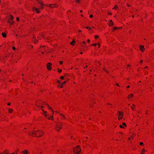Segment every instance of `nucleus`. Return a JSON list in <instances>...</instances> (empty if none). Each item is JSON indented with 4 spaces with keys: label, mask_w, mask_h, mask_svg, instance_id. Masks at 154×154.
Listing matches in <instances>:
<instances>
[{
    "label": "nucleus",
    "mask_w": 154,
    "mask_h": 154,
    "mask_svg": "<svg viewBox=\"0 0 154 154\" xmlns=\"http://www.w3.org/2000/svg\"><path fill=\"white\" fill-rule=\"evenodd\" d=\"M41 133L43 134L44 133V132L43 131H40L39 130H38L35 133L34 131H33L32 132H31L30 134H31V135L34 136L33 135L34 134L35 135L37 136V137H41L42 136Z\"/></svg>",
    "instance_id": "f257e3e1"
},
{
    "label": "nucleus",
    "mask_w": 154,
    "mask_h": 154,
    "mask_svg": "<svg viewBox=\"0 0 154 154\" xmlns=\"http://www.w3.org/2000/svg\"><path fill=\"white\" fill-rule=\"evenodd\" d=\"M74 152L75 154H79L81 151L80 146H78L76 148L74 149Z\"/></svg>",
    "instance_id": "f03ea898"
},
{
    "label": "nucleus",
    "mask_w": 154,
    "mask_h": 154,
    "mask_svg": "<svg viewBox=\"0 0 154 154\" xmlns=\"http://www.w3.org/2000/svg\"><path fill=\"white\" fill-rule=\"evenodd\" d=\"M62 124L61 123L57 124L55 128V130L57 131H59L62 128L61 126Z\"/></svg>",
    "instance_id": "7ed1b4c3"
},
{
    "label": "nucleus",
    "mask_w": 154,
    "mask_h": 154,
    "mask_svg": "<svg viewBox=\"0 0 154 154\" xmlns=\"http://www.w3.org/2000/svg\"><path fill=\"white\" fill-rule=\"evenodd\" d=\"M118 112L119 113V120H120L122 119L123 116V112L119 111H118Z\"/></svg>",
    "instance_id": "20e7f679"
},
{
    "label": "nucleus",
    "mask_w": 154,
    "mask_h": 154,
    "mask_svg": "<svg viewBox=\"0 0 154 154\" xmlns=\"http://www.w3.org/2000/svg\"><path fill=\"white\" fill-rule=\"evenodd\" d=\"M52 65L51 63H48L47 65V69L50 70L51 69V65Z\"/></svg>",
    "instance_id": "39448f33"
},
{
    "label": "nucleus",
    "mask_w": 154,
    "mask_h": 154,
    "mask_svg": "<svg viewBox=\"0 0 154 154\" xmlns=\"http://www.w3.org/2000/svg\"><path fill=\"white\" fill-rule=\"evenodd\" d=\"M52 5L50 4L49 5V6H48V5H46L48 6H49L50 8H53L54 7L56 8L57 7V6L55 4H53V5H54V6H52Z\"/></svg>",
    "instance_id": "423d86ee"
},
{
    "label": "nucleus",
    "mask_w": 154,
    "mask_h": 154,
    "mask_svg": "<svg viewBox=\"0 0 154 154\" xmlns=\"http://www.w3.org/2000/svg\"><path fill=\"white\" fill-rule=\"evenodd\" d=\"M22 154H28V151L27 150H24L21 152Z\"/></svg>",
    "instance_id": "0eeeda50"
},
{
    "label": "nucleus",
    "mask_w": 154,
    "mask_h": 154,
    "mask_svg": "<svg viewBox=\"0 0 154 154\" xmlns=\"http://www.w3.org/2000/svg\"><path fill=\"white\" fill-rule=\"evenodd\" d=\"M140 50L142 51H144V48L143 46L140 45Z\"/></svg>",
    "instance_id": "6e6552de"
},
{
    "label": "nucleus",
    "mask_w": 154,
    "mask_h": 154,
    "mask_svg": "<svg viewBox=\"0 0 154 154\" xmlns=\"http://www.w3.org/2000/svg\"><path fill=\"white\" fill-rule=\"evenodd\" d=\"M113 23L112 22V20H110V21L109 22V25L110 26H112L113 25Z\"/></svg>",
    "instance_id": "1a4fd4ad"
},
{
    "label": "nucleus",
    "mask_w": 154,
    "mask_h": 154,
    "mask_svg": "<svg viewBox=\"0 0 154 154\" xmlns=\"http://www.w3.org/2000/svg\"><path fill=\"white\" fill-rule=\"evenodd\" d=\"M44 104H45V105H47V106H48V109H49L51 110V111L53 112V114L54 112H53V110L52 109V108L51 107H50L48 104H47L45 103H44Z\"/></svg>",
    "instance_id": "9d476101"
},
{
    "label": "nucleus",
    "mask_w": 154,
    "mask_h": 154,
    "mask_svg": "<svg viewBox=\"0 0 154 154\" xmlns=\"http://www.w3.org/2000/svg\"><path fill=\"white\" fill-rule=\"evenodd\" d=\"M35 9V10L37 12V13H39L40 12V11H38V10H39L38 9V8H32V10L34 11V9Z\"/></svg>",
    "instance_id": "9b49d317"
},
{
    "label": "nucleus",
    "mask_w": 154,
    "mask_h": 154,
    "mask_svg": "<svg viewBox=\"0 0 154 154\" xmlns=\"http://www.w3.org/2000/svg\"><path fill=\"white\" fill-rule=\"evenodd\" d=\"M14 21L13 20H10L8 21V22L11 24H12L14 23Z\"/></svg>",
    "instance_id": "f8f14e48"
},
{
    "label": "nucleus",
    "mask_w": 154,
    "mask_h": 154,
    "mask_svg": "<svg viewBox=\"0 0 154 154\" xmlns=\"http://www.w3.org/2000/svg\"><path fill=\"white\" fill-rule=\"evenodd\" d=\"M133 97V95L132 94H130L129 95L128 97V99H130V98L132 97Z\"/></svg>",
    "instance_id": "ddd939ff"
},
{
    "label": "nucleus",
    "mask_w": 154,
    "mask_h": 154,
    "mask_svg": "<svg viewBox=\"0 0 154 154\" xmlns=\"http://www.w3.org/2000/svg\"><path fill=\"white\" fill-rule=\"evenodd\" d=\"M33 41L35 43H36L38 41L36 40V39H34V38L33 39Z\"/></svg>",
    "instance_id": "4468645a"
},
{
    "label": "nucleus",
    "mask_w": 154,
    "mask_h": 154,
    "mask_svg": "<svg viewBox=\"0 0 154 154\" xmlns=\"http://www.w3.org/2000/svg\"><path fill=\"white\" fill-rule=\"evenodd\" d=\"M2 36L4 37H6V34H5V33L4 32H3L2 33Z\"/></svg>",
    "instance_id": "2eb2a0df"
},
{
    "label": "nucleus",
    "mask_w": 154,
    "mask_h": 154,
    "mask_svg": "<svg viewBox=\"0 0 154 154\" xmlns=\"http://www.w3.org/2000/svg\"><path fill=\"white\" fill-rule=\"evenodd\" d=\"M47 118L49 119H51L52 120H53V116H52L51 117H48Z\"/></svg>",
    "instance_id": "dca6fc26"
},
{
    "label": "nucleus",
    "mask_w": 154,
    "mask_h": 154,
    "mask_svg": "<svg viewBox=\"0 0 154 154\" xmlns=\"http://www.w3.org/2000/svg\"><path fill=\"white\" fill-rule=\"evenodd\" d=\"M13 18H14L13 17L12 15H11V16L10 17V20H13Z\"/></svg>",
    "instance_id": "f3484780"
},
{
    "label": "nucleus",
    "mask_w": 154,
    "mask_h": 154,
    "mask_svg": "<svg viewBox=\"0 0 154 154\" xmlns=\"http://www.w3.org/2000/svg\"><path fill=\"white\" fill-rule=\"evenodd\" d=\"M8 111H9V112H10V113H11L12 111V109H8Z\"/></svg>",
    "instance_id": "a211bd4d"
},
{
    "label": "nucleus",
    "mask_w": 154,
    "mask_h": 154,
    "mask_svg": "<svg viewBox=\"0 0 154 154\" xmlns=\"http://www.w3.org/2000/svg\"><path fill=\"white\" fill-rule=\"evenodd\" d=\"M38 3L40 4L41 5H44V4L42 3V2H40V1H39L38 2Z\"/></svg>",
    "instance_id": "6ab92c4d"
},
{
    "label": "nucleus",
    "mask_w": 154,
    "mask_h": 154,
    "mask_svg": "<svg viewBox=\"0 0 154 154\" xmlns=\"http://www.w3.org/2000/svg\"><path fill=\"white\" fill-rule=\"evenodd\" d=\"M117 8V5H115V7L114 8H113V9H116V8Z\"/></svg>",
    "instance_id": "aec40b11"
},
{
    "label": "nucleus",
    "mask_w": 154,
    "mask_h": 154,
    "mask_svg": "<svg viewBox=\"0 0 154 154\" xmlns=\"http://www.w3.org/2000/svg\"><path fill=\"white\" fill-rule=\"evenodd\" d=\"M42 110L44 112V114H45V116H46V113H47V112L46 111H44L43 110Z\"/></svg>",
    "instance_id": "412c9836"
},
{
    "label": "nucleus",
    "mask_w": 154,
    "mask_h": 154,
    "mask_svg": "<svg viewBox=\"0 0 154 154\" xmlns=\"http://www.w3.org/2000/svg\"><path fill=\"white\" fill-rule=\"evenodd\" d=\"M119 127L121 128H124V127L123 126H122L121 125H119Z\"/></svg>",
    "instance_id": "4be33fe9"
},
{
    "label": "nucleus",
    "mask_w": 154,
    "mask_h": 154,
    "mask_svg": "<svg viewBox=\"0 0 154 154\" xmlns=\"http://www.w3.org/2000/svg\"><path fill=\"white\" fill-rule=\"evenodd\" d=\"M117 29V27H115L113 28V31H114L115 30Z\"/></svg>",
    "instance_id": "5701e85b"
},
{
    "label": "nucleus",
    "mask_w": 154,
    "mask_h": 154,
    "mask_svg": "<svg viewBox=\"0 0 154 154\" xmlns=\"http://www.w3.org/2000/svg\"><path fill=\"white\" fill-rule=\"evenodd\" d=\"M103 69L104 71H105L106 72H108L107 71L106 69L104 68H103Z\"/></svg>",
    "instance_id": "b1692460"
},
{
    "label": "nucleus",
    "mask_w": 154,
    "mask_h": 154,
    "mask_svg": "<svg viewBox=\"0 0 154 154\" xmlns=\"http://www.w3.org/2000/svg\"><path fill=\"white\" fill-rule=\"evenodd\" d=\"M95 37V38L96 39V38H97L98 37V36L97 35H95V37Z\"/></svg>",
    "instance_id": "393cba45"
},
{
    "label": "nucleus",
    "mask_w": 154,
    "mask_h": 154,
    "mask_svg": "<svg viewBox=\"0 0 154 154\" xmlns=\"http://www.w3.org/2000/svg\"><path fill=\"white\" fill-rule=\"evenodd\" d=\"M122 125H125V126H126V124L124 122H123L122 123Z\"/></svg>",
    "instance_id": "a878e982"
},
{
    "label": "nucleus",
    "mask_w": 154,
    "mask_h": 154,
    "mask_svg": "<svg viewBox=\"0 0 154 154\" xmlns=\"http://www.w3.org/2000/svg\"><path fill=\"white\" fill-rule=\"evenodd\" d=\"M59 62H60V64H62L63 63V61H60Z\"/></svg>",
    "instance_id": "bb28decb"
},
{
    "label": "nucleus",
    "mask_w": 154,
    "mask_h": 154,
    "mask_svg": "<svg viewBox=\"0 0 154 154\" xmlns=\"http://www.w3.org/2000/svg\"><path fill=\"white\" fill-rule=\"evenodd\" d=\"M58 72L59 73H60L62 72V70L61 69L58 70Z\"/></svg>",
    "instance_id": "cd10ccee"
},
{
    "label": "nucleus",
    "mask_w": 154,
    "mask_h": 154,
    "mask_svg": "<svg viewBox=\"0 0 154 154\" xmlns=\"http://www.w3.org/2000/svg\"><path fill=\"white\" fill-rule=\"evenodd\" d=\"M140 145H142L143 144V143L142 142H140Z\"/></svg>",
    "instance_id": "c85d7f7f"
},
{
    "label": "nucleus",
    "mask_w": 154,
    "mask_h": 154,
    "mask_svg": "<svg viewBox=\"0 0 154 154\" xmlns=\"http://www.w3.org/2000/svg\"><path fill=\"white\" fill-rule=\"evenodd\" d=\"M60 79H64V77L63 76H62L60 77Z\"/></svg>",
    "instance_id": "c756f323"
},
{
    "label": "nucleus",
    "mask_w": 154,
    "mask_h": 154,
    "mask_svg": "<svg viewBox=\"0 0 154 154\" xmlns=\"http://www.w3.org/2000/svg\"><path fill=\"white\" fill-rule=\"evenodd\" d=\"M66 83V81H64L63 83H62V85H63V84H65Z\"/></svg>",
    "instance_id": "7c9ffc66"
},
{
    "label": "nucleus",
    "mask_w": 154,
    "mask_h": 154,
    "mask_svg": "<svg viewBox=\"0 0 154 154\" xmlns=\"http://www.w3.org/2000/svg\"><path fill=\"white\" fill-rule=\"evenodd\" d=\"M131 108L132 109V110H134V108L133 107V106H131Z\"/></svg>",
    "instance_id": "2f4dec72"
},
{
    "label": "nucleus",
    "mask_w": 154,
    "mask_h": 154,
    "mask_svg": "<svg viewBox=\"0 0 154 154\" xmlns=\"http://www.w3.org/2000/svg\"><path fill=\"white\" fill-rule=\"evenodd\" d=\"M76 2H79V0H76Z\"/></svg>",
    "instance_id": "473e14b6"
},
{
    "label": "nucleus",
    "mask_w": 154,
    "mask_h": 154,
    "mask_svg": "<svg viewBox=\"0 0 154 154\" xmlns=\"http://www.w3.org/2000/svg\"><path fill=\"white\" fill-rule=\"evenodd\" d=\"M97 45V44H94L93 45L94 46H96Z\"/></svg>",
    "instance_id": "72a5a7b5"
},
{
    "label": "nucleus",
    "mask_w": 154,
    "mask_h": 154,
    "mask_svg": "<svg viewBox=\"0 0 154 154\" xmlns=\"http://www.w3.org/2000/svg\"><path fill=\"white\" fill-rule=\"evenodd\" d=\"M93 17V16L92 15H91L90 16V17L91 18H92Z\"/></svg>",
    "instance_id": "f704fd0d"
},
{
    "label": "nucleus",
    "mask_w": 154,
    "mask_h": 154,
    "mask_svg": "<svg viewBox=\"0 0 154 154\" xmlns=\"http://www.w3.org/2000/svg\"><path fill=\"white\" fill-rule=\"evenodd\" d=\"M17 21H18L19 20V17H17Z\"/></svg>",
    "instance_id": "c9c22d12"
},
{
    "label": "nucleus",
    "mask_w": 154,
    "mask_h": 154,
    "mask_svg": "<svg viewBox=\"0 0 154 154\" xmlns=\"http://www.w3.org/2000/svg\"><path fill=\"white\" fill-rule=\"evenodd\" d=\"M70 45H74V44H73V42H70Z\"/></svg>",
    "instance_id": "e433bc0d"
},
{
    "label": "nucleus",
    "mask_w": 154,
    "mask_h": 154,
    "mask_svg": "<svg viewBox=\"0 0 154 154\" xmlns=\"http://www.w3.org/2000/svg\"><path fill=\"white\" fill-rule=\"evenodd\" d=\"M86 28L87 29H91V28H89L88 27H86Z\"/></svg>",
    "instance_id": "4c0bfd02"
},
{
    "label": "nucleus",
    "mask_w": 154,
    "mask_h": 154,
    "mask_svg": "<svg viewBox=\"0 0 154 154\" xmlns=\"http://www.w3.org/2000/svg\"><path fill=\"white\" fill-rule=\"evenodd\" d=\"M62 84L60 85H59L60 87L61 88H62Z\"/></svg>",
    "instance_id": "58836bf2"
},
{
    "label": "nucleus",
    "mask_w": 154,
    "mask_h": 154,
    "mask_svg": "<svg viewBox=\"0 0 154 154\" xmlns=\"http://www.w3.org/2000/svg\"><path fill=\"white\" fill-rule=\"evenodd\" d=\"M12 49H13V50H15V48L14 47H12Z\"/></svg>",
    "instance_id": "ea45409f"
},
{
    "label": "nucleus",
    "mask_w": 154,
    "mask_h": 154,
    "mask_svg": "<svg viewBox=\"0 0 154 154\" xmlns=\"http://www.w3.org/2000/svg\"><path fill=\"white\" fill-rule=\"evenodd\" d=\"M43 5H41V6L40 7V8L42 9H43Z\"/></svg>",
    "instance_id": "a19ab883"
},
{
    "label": "nucleus",
    "mask_w": 154,
    "mask_h": 154,
    "mask_svg": "<svg viewBox=\"0 0 154 154\" xmlns=\"http://www.w3.org/2000/svg\"><path fill=\"white\" fill-rule=\"evenodd\" d=\"M7 104L9 106L11 105V103H8Z\"/></svg>",
    "instance_id": "79ce46f5"
},
{
    "label": "nucleus",
    "mask_w": 154,
    "mask_h": 154,
    "mask_svg": "<svg viewBox=\"0 0 154 154\" xmlns=\"http://www.w3.org/2000/svg\"><path fill=\"white\" fill-rule=\"evenodd\" d=\"M73 42V43H75V40H73L72 41V42Z\"/></svg>",
    "instance_id": "37998d69"
},
{
    "label": "nucleus",
    "mask_w": 154,
    "mask_h": 154,
    "mask_svg": "<svg viewBox=\"0 0 154 154\" xmlns=\"http://www.w3.org/2000/svg\"><path fill=\"white\" fill-rule=\"evenodd\" d=\"M108 14H109L111 15V14H112V13H108Z\"/></svg>",
    "instance_id": "c03bdc74"
},
{
    "label": "nucleus",
    "mask_w": 154,
    "mask_h": 154,
    "mask_svg": "<svg viewBox=\"0 0 154 154\" xmlns=\"http://www.w3.org/2000/svg\"><path fill=\"white\" fill-rule=\"evenodd\" d=\"M97 44L98 45V48H99L100 47V44Z\"/></svg>",
    "instance_id": "a18cd8bd"
},
{
    "label": "nucleus",
    "mask_w": 154,
    "mask_h": 154,
    "mask_svg": "<svg viewBox=\"0 0 154 154\" xmlns=\"http://www.w3.org/2000/svg\"><path fill=\"white\" fill-rule=\"evenodd\" d=\"M97 44L98 45V48H99L100 47V44Z\"/></svg>",
    "instance_id": "49530a36"
},
{
    "label": "nucleus",
    "mask_w": 154,
    "mask_h": 154,
    "mask_svg": "<svg viewBox=\"0 0 154 154\" xmlns=\"http://www.w3.org/2000/svg\"><path fill=\"white\" fill-rule=\"evenodd\" d=\"M130 87V86H129V85H128V86H127V88H129Z\"/></svg>",
    "instance_id": "de8ad7c7"
},
{
    "label": "nucleus",
    "mask_w": 154,
    "mask_h": 154,
    "mask_svg": "<svg viewBox=\"0 0 154 154\" xmlns=\"http://www.w3.org/2000/svg\"><path fill=\"white\" fill-rule=\"evenodd\" d=\"M90 40H89V39H88V42H90Z\"/></svg>",
    "instance_id": "09e8293b"
},
{
    "label": "nucleus",
    "mask_w": 154,
    "mask_h": 154,
    "mask_svg": "<svg viewBox=\"0 0 154 154\" xmlns=\"http://www.w3.org/2000/svg\"><path fill=\"white\" fill-rule=\"evenodd\" d=\"M116 85H117L118 86H119V85L118 83H116Z\"/></svg>",
    "instance_id": "8fccbe9b"
},
{
    "label": "nucleus",
    "mask_w": 154,
    "mask_h": 154,
    "mask_svg": "<svg viewBox=\"0 0 154 154\" xmlns=\"http://www.w3.org/2000/svg\"><path fill=\"white\" fill-rule=\"evenodd\" d=\"M117 27V29H119L121 28V27Z\"/></svg>",
    "instance_id": "3c124183"
},
{
    "label": "nucleus",
    "mask_w": 154,
    "mask_h": 154,
    "mask_svg": "<svg viewBox=\"0 0 154 154\" xmlns=\"http://www.w3.org/2000/svg\"><path fill=\"white\" fill-rule=\"evenodd\" d=\"M36 106H37V107H40L39 106H38V105H36Z\"/></svg>",
    "instance_id": "603ef678"
},
{
    "label": "nucleus",
    "mask_w": 154,
    "mask_h": 154,
    "mask_svg": "<svg viewBox=\"0 0 154 154\" xmlns=\"http://www.w3.org/2000/svg\"><path fill=\"white\" fill-rule=\"evenodd\" d=\"M57 82H58V83H60V81H57Z\"/></svg>",
    "instance_id": "864d4df0"
},
{
    "label": "nucleus",
    "mask_w": 154,
    "mask_h": 154,
    "mask_svg": "<svg viewBox=\"0 0 154 154\" xmlns=\"http://www.w3.org/2000/svg\"><path fill=\"white\" fill-rule=\"evenodd\" d=\"M143 62V60H141V61H140V63H142Z\"/></svg>",
    "instance_id": "5fc2aeb1"
},
{
    "label": "nucleus",
    "mask_w": 154,
    "mask_h": 154,
    "mask_svg": "<svg viewBox=\"0 0 154 154\" xmlns=\"http://www.w3.org/2000/svg\"><path fill=\"white\" fill-rule=\"evenodd\" d=\"M61 115L64 118V117L63 116L62 114H61Z\"/></svg>",
    "instance_id": "6e6d98bb"
},
{
    "label": "nucleus",
    "mask_w": 154,
    "mask_h": 154,
    "mask_svg": "<svg viewBox=\"0 0 154 154\" xmlns=\"http://www.w3.org/2000/svg\"><path fill=\"white\" fill-rule=\"evenodd\" d=\"M108 105H112L111 104H110L109 103H108Z\"/></svg>",
    "instance_id": "4d7b16f0"
},
{
    "label": "nucleus",
    "mask_w": 154,
    "mask_h": 154,
    "mask_svg": "<svg viewBox=\"0 0 154 154\" xmlns=\"http://www.w3.org/2000/svg\"><path fill=\"white\" fill-rule=\"evenodd\" d=\"M142 151H145V150H144V149H143L142 150Z\"/></svg>",
    "instance_id": "13d9d810"
},
{
    "label": "nucleus",
    "mask_w": 154,
    "mask_h": 154,
    "mask_svg": "<svg viewBox=\"0 0 154 154\" xmlns=\"http://www.w3.org/2000/svg\"><path fill=\"white\" fill-rule=\"evenodd\" d=\"M30 47H31V48H32L33 47V46H31V45H30Z\"/></svg>",
    "instance_id": "bf43d9fd"
},
{
    "label": "nucleus",
    "mask_w": 154,
    "mask_h": 154,
    "mask_svg": "<svg viewBox=\"0 0 154 154\" xmlns=\"http://www.w3.org/2000/svg\"><path fill=\"white\" fill-rule=\"evenodd\" d=\"M83 43H84V44H85V43H85V42H83Z\"/></svg>",
    "instance_id": "052dcab7"
},
{
    "label": "nucleus",
    "mask_w": 154,
    "mask_h": 154,
    "mask_svg": "<svg viewBox=\"0 0 154 154\" xmlns=\"http://www.w3.org/2000/svg\"><path fill=\"white\" fill-rule=\"evenodd\" d=\"M128 67H129V66H130V65H128Z\"/></svg>",
    "instance_id": "680f3d73"
},
{
    "label": "nucleus",
    "mask_w": 154,
    "mask_h": 154,
    "mask_svg": "<svg viewBox=\"0 0 154 154\" xmlns=\"http://www.w3.org/2000/svg\"><path fill=\"white\" fill-rule=\"evenodd\" d=\"M148 68V67H147V66H146V67H145V68Z\"/></svg>",
    "instance_id": "e2e57ef3"
},
{
    "label": "nucleus",
    "mask_w": 154,
    "mask_h": 154,
    "mask_svg": "<svg viewBox=\"0 0 154 154\" xmlns=\"http://www.w3.org/2000/svg\"><path fill=\"white\" fill-rule=\"evenodd\" d=\"M80 54H82V52H81V53H80Z\"/></svg>",
    "instance_id": "0e129e2a"
},
{
    "label": "nucleus",
    "mask_w": 154,
    "mask_h": 154,
    "mask_svg": "<svg viewBox=\"0 0 154 154\" xmlns=\"http://www.w3.org/2000/svg\"><path fill=\"white\" fill-rule=\"evenodd\" d=\"M80 11V12H82V10H81Z\"/></svg>",
    "instance_id": "69168bd1"
},
{
    "label": "nucleus",
    "mask_w": 154,
    "mask_h": 154,
    "mask_svg": "<svg viewBox=\"0 0 154 154\" xmlns=\"http://www.w3.org/2000/svg\"><path fill=\"white\" fill-rule=\"evenodd\" d=\"M42 54H44V52H42Z\"/></svg>",
    "instance_id": "338daca9"
},
{
    "label": "nucleus",
    "mask_w": 154,
    "mask_h": 154,
    "mask_svg": "<svg viewBox=\"0 0 154 154\" xmlns=\"http://www.w3.org/2000/svg\"><path fill=\"white\" fill-rule=\"evenodd\" d=\"M41 108H42L43 107V106H41Z\"/></svg>",
    "instance_id": "774afa93"
}]
</instances>
